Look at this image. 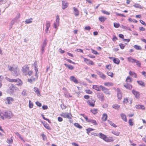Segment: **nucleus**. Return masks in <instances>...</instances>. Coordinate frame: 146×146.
<instances>
[{
    "mask_svg": "<svg viewBox=\"0 0 146 146\" xmlns=\"http://www.w3.org/2000/svg\"><path fill=\"white\" fill-rule=\"evenodd\" d=\"M98 110L97 109H92V113L95 115L98 112Z\"/></svg>",
    "mask_w": 146,
    "mask_h": 146,
    "instance_id": "40",
    "label": "nucleus"
},
{
    "mask_svg": "<svg viewBox=\"0 0 146 146\" xmlns=\"http://www.w3.org/2000/svg\"><path fill=\"white\" fill-rule=\"evenodd\" d=\"M93 89L98 91H100L101 90L100 88H101L100 87V86H99L98 85H94L93 86Z\"/></svg>",
    "mask_w": 146,
    "mask_h": 146,
    "instance_id": "20",
    "label": "nucleus"
},
{
    "mask_svg": "<svg viewBox=\"0 0 146 146\" xmlns=\"http://www.w3.org/2000/svg\"><path fill=\"white\" fill-rule=\"evenodd\" d=\"M133 47L136 49L138 50H141L142 49L141 47L138 45H135L133 46Z\"/></svg>",
    "mask_w": 146,
    "mask_h": 146,
    "instance_id": "30",
    "label": "nucleus"
},
{
    "mask_svg": "<svg viewBox=\"0 0 146 146\" xmlns=\"http://www.w3.org/2000/svg\"><path fill=\"white\" fill-rule=\"evenodd\" d=\"M133 119H130L129 120V125L131 126H133Z\"/></svg>",
    "mask_w": 146,
    "mask_h": 146,
    "instance_id": "45",
    "label": "nucleus"
},
{
    "mask_svg": "<svg viewBox=\"0 0 146 146\" xmlns=\"http://www.w3.org/2000/svg\"><path fill=\"white\" fill-rule=\"evenodd\" d=\"M91 29V27L90 26L86 27L85 28V29L88 31H90Z\"/></svg>",
    "mask_w": 146,
    "mask_h": 146,
    "instance_id": "64",
    "label": "nucleus"
},
{
    "mask_svg": "<svg viewBox=\"0 0 146 146\" xmlns=\"http://www.w3.org/2000/svg\"><path fill=\"white\" fill-rule=\"evenodd\" d=\"M33 104L30 100L29 101V107L30 108H31L33 107Z\"/></svg>",
    "mask_w": 146,
    "mask_h": 146,
    "instance_id": "47",
    "label": "nucleus"
},
{
    "mask_svg": "<svg viewBox=\"0 0 146 146\" xmlns=\"http://www.w3.org/2000/svg\"><path fill=\"white\" fill-rule=\"evenodd\" d=\"M70 80L74 82L75 83H78V81L77 80L74 76H71L70 77Z\"/></svg>",
    "mask_w": 146,
    "mask_h": 146,
    "instance_id": "17",
    "label": "nucleus"
},
{
    "mask_svg": "<svg viewBox=\"0 0 146 146\" xmlns=\"http://www.w3.org/2000/svg\"><path fill=\"white\" fill-rule=\"evenodd\" d=\"M133 6L135 8H139L141 9H142V7L141 5L139 4H135L133 5Z\"/></svg>",
    "mask_w": 146,
    "mask_h": 146,
    "instance_id": "38",
    "label": "nucleus"
},
{
    "mask_svg": "<svg viewBox=\"0 0 146 146\" xmlns=\"http://www.w3.org/2000/svg\"><path fill=\"white\" fill-rule=\"evenodd\" d=\"M121 49H123L124 48L125 45L122 43H120L119 45Z\"/></svg>",
    "mask_w": 146,
    "mask_h": 146,
    "instance_id": "52",
    "label": "nucleus"
},
{
    "mask_svg": "<svg viewBox=\"0 0 146 146\" xmlns=\"http://www.w3.org/2000/svg\"><path fill=\"white\" fill-rule=\"evenodd\" d=\"M84 61L88 64H91V61L87 58H84Z\"/></svg>",
    "mask_w": 146,
    "mask_h": 146,
    "instance_id": "28",
    "label": "nucleus"
},
{
    "mask_svg": "<svg viewBox=\"0 0 146 146\" xmlns=\"http://www.w3.org/2000/svg\"><path fill=\"white\" fill-rule=\"evenodd\" d=\"M43 124L44 127L47 129L48 130H50V128L49 125L47 123L45 122L43 123Z\"/></svg>",
    "mask_w": 146,
    "mask_h": 146,
    "instance_id": "26",
    "label": "nucleus"
},
{
    "mask_svg": "<svg viewBox=\"0 0 146 146\" xmlns=\"http://www.w3.org/2000/svg\"><path fill=\"white\" fill-rule=\"evenodd\" d=\"M112 107L114 109H118L119 107V106L117 104H115L112 106Z\"/></svg>",
    "mask_w": 146,
    "mask_h": 146,
    "instance_id": "41",
    "label": "nucleus"
},
{
    "mask_svg": "<svg viewBox=\"0 0 146 146\" xmlns=\"http://www.w3.org/2000/svg\"><path fill=\"white\" fill-rule=\"evenodd\" d=\"M7 142L9 143H12L13 142V139L12 138L10 139H8L7 140Z\"/></svg>",
    "mask_w": 146,
    "mask_h": 146,
    "instance_id": "60",
    "label": "nucleus"
},
{
    "mask_svg": "<svg viewBox=\"0 0 146 146\" xmlns=\"http://www.w3.org/2000/svg\"><path fill=\"white\" fill-rule=\"evenodd\" d=\"M132 92L136 98L139 99L140 98V94L139 92L133 90L132 91Z\"/></svg>",
    "mask_w": 146,
    "mask_h": 146,
    "instance_id": "10",
    "label": "nucleus"
},
{
    "mask_svg": "<svg viewBox=\"0 0 146 146\" xmlns=\"http://www.w3.org/2000/svg\"><path fill=\"white\" fill-rule=\"evenodd\" d=\"M97 73L100 76L101 78L103 79H105L106 78V77L105 75L103 74L102 73L99 71H98Z\"/></svg>",
    "mask_w": 146,
    "mask_h": 146,
    "instance_id": "14",
    "label": "nucleus"
},
{
    "mask_svg": "<svg viewBox=\"0 0 146 146\" xmlns=\"http://www.w3.org/2000/svg\"><path fill=\"white\" fill-rule=\"evenodd\" d=\"M107 115L106 114H104L102 117V120L104 121H106L107 119Z\"/></svg>",
    "mask_w": 146,
    "mask_h": 146,
    "instance_id": "31",
    "label": "nucleus"
},
{
    "mask_svg": "<svg viewBox=\"0 0 146 146\" xmlns=\"http://www.w3.org/2000/svg\"><path fill=\"white\" fill-rule=\"evenodd\" d=\"M128 20L131 22H134L135 23H137V21L135 19H132L131 18H129L128 19Z\"/></svg>",
    "mask_w": 146,
    "mask_h": 146,
    "instance_id": "48",
    "label": "nucleus"
},
{
    "mask_svg": "<svg viewBox=\"0 0 146 146\" xmlns=\"http://www.w3.org/2000/svg\"><path fill=\"white\" fill-rule=\"evenodd\" d=\"M14 100V99L13 98L10 97H7L5 99H4L5 103L8 104H12Z\"/></svg>",
    "mask_w": 146,
    "mask_h": 146,
    "instance_id": "4",
    "label": "nucleus"
},
{
    "mask_svg": "<svg viewBox=\"0 0 146 146\" xmlns=\"http://www.w3.org/2000/svg\"><path fill=\"white\" fill-rule=\"evenodd\" d=\"M50 23L49 21H46V28L49 29L50 26Z\"/></svg>",
    "mask_w": 146,
    "mask_h": 146,
    "instance_id": "43",
    "label": "nucleus"
},
{
    "mask_svg": "<svg viewBox=\"0 0 146 146\" xmlns=\"http://www.w3.org/2000/svg\"><path fill=\"white\" fill-rule=\"evenodd\" d=\"M64 65L66 67H68L69 69L70 70H72L74 68V67L70 64H68L65 63L64 64Z\"/></svg>",
    "mask_w": 146,
    "mask_h": 146,
    "instance_id": "22",
    "label": "nucleus"
},
{
    "mask_svg": "<svg viewBox=\"0 0 146 146\" xmlns=\"http://www.w3.org/2000/svg\"><path fill=\"white\" fill-rule=\"evenodd\" d=\"M36 104L39 107L41 106V104L38 102H36Z\"/></svg>",
    "mask_w": 146,
    "mask_h": 146,
    "instance_id": "63",
    "label": "nucleus"
},
{
    "mask_svg": "<svg viewBox=\"0 0 146 146\" xmlns=\"http://www.w3.org/2000/svg\"><path fill=\"white\" fill-rule=\"evenodd\" d=\"M100 87L102 89V90L106 94L108 95L110 94V92L108 89L102 85L100 86Z\"/></svg>",
    "mask_w": 146,
    "mask_h": 146,
    "instance_id": "8",
    "label": "nucleus"
},
{
    "mask_svg": "<svg viewBox=\"0 0 146 146\" xmlns=\"http://www.w3.org/2000/svg\"><path fill=\"white\" fill-rule=\"evenodd\" d=\"M74 13L76 16H78L79 15V12L77 9L75 7H73Z\"/></svg>",
    "mask_w": 146,
    "mask_h": 146,
    "instance_id": "15",
    "label": "nucleus"
},
{
    "mask_svg": "<svg viewBox=\"0 0 146 146\" xmlns=\"http://www.w3.org/2000/svg\"><path fill=\"white\" fill-rule=\"evenodd\" d=\"M98 19L100 21L103 23L107 19V18L103 17H99Z\"/></svg>",
    "mask_w": 146,
    "mask_h": 146,
    "instance_id": "25",
    "label": "nucleus"
},
{
    "mask_svg": "<svg viewBox=\"0 0 146 146\" xmlns=\"http://www.w3.org/2000/svg\"><path fill=\"white\" fill-rule=\"evenodd\" d=\"M5 79L9 82H15L17 85H21L22 83V81L19 79H11L7 77H5Z\"/></svg>",
    "mask_w": 146,
    "mask_h": 146,
    "instance_id": "3",
    "label": "nucleus"
},
{
    "mask_svg": "<svg viewBox=\"0 0 146 146\" xmlns=\"http://www.w3.org/2000/svg\"><path fill=\"white\" fill-rule=\"evenodd\" d=\"M113 25L114 27L116 28H118L120 26V25L119 23H114Z\"/></svg>",
    "mask_w": 146,
    "mask_h": 146,
    "instance_id": "54",
    "label": "nucleus"
},
{
    "mask_svg": "<svg viewBox=\"0 0 146 146\" xmlns=\"http://www.w3.org/2000/svg\"><path fill=\"white\" fill-rule=\"evenodd\" d=\"M62 8L63 9H64L68 6V3L66 0H62Z\"/></svg>",
    "mask_w": 146,
    "mask_h": 146,
    "instance_id": "11",
    "label": "nucleus"
},
{
    "mask_svg": "<svg viewBox=\"0 0 146 146\" xmlns=\"http://www.w3.org/2000/svg\"><path fill=\"white\" fill-rule=\"evenodd\" d=\"M29 70V67L26 65H25L22 67L21 70L23 73L25 75L27 74V72Z\"/></svg>",
    "mask_w": 146,
    "mask_h": 146,
    "instance_id": "5",
    "label": "nucleus"
},
{
    "mask_svg": "<svg viewBox=\"0 0 146 146\" xmlns=\"http://www.w3.org/2000/svg\"><path fill=\"white\" fill-rule=\"evenodd\" d=\"M129 73L130 75L133 76L135 78H137V75L135 72H132L131 71H129Z\"/></svg>",
    "mask_w": 146,
    "mask_h": 146,
    "instance_id": "23",
    "label": "nucleus"
},
{
    "mask_svg": "<svg viewBox=\"0 0 146 146\" xmlns=\"http://www.w3.org/2000/svg\"><path fill=\"white\" fill-rule=\"evenodd\" d=\"M4 116L7 118L10 119L13 116L12 112L10 111H7L4 112Z\"/></svg>",
    "mask_w": 146,
    "mask_h": 146,
    "instance_id": "7",
    "label": "nucleus"
},
{
    "mask_svg": "<svg viewBox=\"0 0 146 146\" xmlns=\"http://www.w3.org/2000/svg\"><path fill=\"white\" fill-rule=\"evenodd\" d=\"M97 96L99 100L101 101L104 100V95L102 93H98L97 94Z\"/></svg>",
    "mask_w": 146,
    "mask_h": 146,
    "instance_id": "9",
    "label": "nucleus"
},
{
    "mask_svg": "<svg viewBox=\"0 0 146 146\" xmlns=\"http://www.w3.org/2000/svg\"><path fill=\"white\" fill-rule=\"evenodd\" d=\"M104 85L107 86H112L113 85V84L111 82H106L104 83Z\"/></svg>",
    "mask_w": 146,
    "mask_h": 146,
    "instance_id": "33",
    "label": "nucleus"
},
{
    "mask_svg": "<svg viewBox=\"0 0 146 146\" xmlns=\"http://www.w3.org/2000/svg\"><path fill=\"white\" fill-rule=\"evenodd\" d=\"M121 116L123 120L125 122L127 121V120L125 115L123 113H122L121 114Z\"/></svg>",
    "mask_w": 146,
    "mask_h": 146,
    "instance_id": "21",
    "label": "nucleus"
},
{
    "mask_svg": "<svg viewBox=\"0 0 146 146\" xmlns=\"http://www.w3.org/2000/svg\"><path fill=\"white\" fill-rule=\"evenodd\" d=\"M60 115L63 117L70 119H71L72 117L71 114L68 113H62L60 114Z\"/></svg>",
    "mask_w": 146,
    "mask_h": 146,
    "instance_id": "6",
    "label": "nucleus"
},
{
    "mask_svg": "<svg viewBox=\"0 0 146 146\" xmlns=\"http://www.w3.org/2000/svg\"><path fill=\"white\" fill-rule=\"evenodd\" d=\"M14 64H13V66H11L9 65H8V68H9V70L10 71L13 72V75L15 76H17L18 75V71L19 70V68L17 66L14 67Z\"/></svg>",
    "mask_w": 146,
    "mask_h": 146,
    "instance_id": "2",
    "label": "nucleus"
},
{
    "mask_svg": "<svg viewBox=\"0 0 146 146\" xmlns=\"http://www.w3.org/2000/svg\"><path fill=\"white\" fill-rule=\"evenodd\" d=\"M15 19H13L11 21V22L10 24L11 25H13L14 24V23L15 22H17L16 21H15Z\"/></svg>",
    "mask_w": 146,
    "mask_h": 146,
    "instance_id": "58",
    "label": "nucleus"
},
{
    "mask_svg": "<svg viewBox=\"0 0 146 146\" xmlns=\"http://www.w3.org/2000/svg\"><path fill=\"white\" fill-rule=\"evenodd\" d=\"M113 62L117 64H119L120 62V60L117 58H114L113 60Z\"/></svg>",
    "mask_w": 146,
    "mask_h": 146,
    "instance_id": "27",
    "label": "nucleus"
},
{
    "mask_svg": "<svg viewBox=\"0 0 146 146\" xmlns=\"http://www.w3.org/2000/svg\"><path fill=\"white\" fill-rule=\"evenodd\" d=\"M102 12L104 14L107 15H109L110 14V13L109 12L105 11L102 10Z\"/></svg>",
    "mask_w": 146,
    "mask_h": 146,
    "instance_id": "55",
    "label": "nucleus"
},
{
    "mask_svg": "<svg viewBox=\"0 0 146 146\" xmlns=\"http://www.w3.org/2000/svg\"><path fill=\"white\" fill-rule=\"evenodd\" d=\"M137 82L138 83V84L142 86H144L145 85L143 82L142 81H137Z\"/></svg>",
    "mask_w": 146,
    "mask_h": 146,
    "instance_id": "37",
    "label": "nucleus"
},
{
    "mask_svg": "<svg viewBox=\"0 0 146 146\" xmlns=\"http://www.w3.org/2000/svg\"><path fill=\"white\" fill-rule=\"evenodd\" d=\"M59 20H60V19H59V17L58 15H57L56 17V22L55 23L57 24L58 25H59Z\"/></svg>",
    "mask_w": 146,
    "mask_h": 146,
    "instance_id": "42",
    "label": "nucleus"
},
{
    "mask_svg": "<svg viewBox=\"0 0 146 146\" xmlns=\"http://www.w3.org/2000/svg\"><path fill=\"white\" fill-rule=\"evenodd\" d=\"M129 102V99L127 98H124L123 102L124 104H127Z\"/></svg>",
    "mask_w": 146,
    "mask_h": 146,
    "instance_id": "50",
    "label": "nucleus"
},
{
    "mask_svg": "<svg viewBox=\"0 0 146 146\" xmlns=\"http://www.w3.org/2000/svg\"><path fill=\"white\" fill-rule=\"evenodd\" d=\"M4 113L2 112L1 111H0V117H1L2 119H4Z\"/></svg>",
    "mask_w": 146,
    "mask_h": 146,
    "instance_id": "49",
    "label": "nucleus"
},
{
    "mask_svg": "<svg viewBox=\"0 0 146 146\" xmlns=\"http://www.w3.org/2000/svg\"><path fill=\"white\" fill-rule=\"evenodd\" d=\"M74 125L75 126L79 129H81L82 128V127L78 123H74Z\"/></svg>",
    "mask_w": 146,
    "mask_h": 146,
    "instance_id": "35",
    "label": "nucleus"
},
{
    "mask_svg": "<svg viewBox=\"0 0 146 146\" xmlns=\"http://www.w3.org/2000/svg\"><path fill=\"white\" fill-rule=\"evenodd\" d=\"M84 118L87 121L90 122L91 121V120L89 119H88V117L86 115L84 116Z\"/></svg>",
    "mask_w": 146,
    "mask_h": 146,
    "instance_id": "61",
    "label": "nucleus"
},
{
    "mask_svg": "<svg viewBox=\"0 0 146 146\" xmlns=\"http://www.w3.org/2000/svg\"><path fill=\"white\" fill-rule=\"evenodd\" d=\"M42 116L43 119L44 120L48 121V122H49V123H50V120L48 119H47V118H46L45 117H44V115H42Z\"/></svg>",
    "mask_w": 146,
    "mask_h": 146,
    "instance_id": "59",
    "label": "nucleus"
},
{
    "mask_svg": "<svg viewBox=\"0 0 146 146\" xmlns=\"http://www.w3.org/2000/svg\"><path fill=\"white\" fill-rule=\"evenodd\" d=\"M107 74L108 76H110L111 77H113V73L112 72H107Z\"/></svg>",
    "mask_w": 146,
    "mask_h": 146,
    "instance_id": "53",
    "label": "nucleus"
},
{
    "mask_svg": "<svg viewBox=\"0 0 146 146\" xmlns=\"http://www.w3.org/2000/svg\"><path fill=\"white\" fill-rule=\"evenodd\" d=\"M124 86L127 89L129 90H131L132 88V86L131 84H127L124 85Z\"/></svg>",
    "mask_w": 146,
    "mask_h": 146,
    "instance_id": "19",
    "label": "nucleus"
},
{
    "mask_svg": "<svg viewBox=\"0 0 146 146\" xmlns=\"http://www.w3.org/2000/svg\"><path fill=\"white\" fill-rule=\"evenodd\" d=\"M86 130L87 131V133L88 134H89L91 131V128H89L86 129Z\"/></svg>",
    "mask_w": 146,
    "mask_h": 146,
    "instance_id": "56",
    "label": "nucleus"
},
{
    "mask_svg": "<svg viewBox=\"0 0 146 146\" xmlns=\"http://www.w3.org/2000/svg\"><path fill=\"white\" fill-rule=\"evenodd\" d=\"M135 63L136 65L139 67L141 66V63L138 60H135Z\"/></svg>",
    "mask_w": 146,
    "mask_h": 146,
    "instance_id": "29",
    "label": "nucleus"
},
{
    "mask_svg": "<svg viewBox=\"0 0 146 146\" xmlns=\"http://www.w3.org/2000/svg\"><path fill=\"white\" fill-rule=\"evenodd\" d=\"M132 81L131 78L129 77L128 76L126 80L125 81L127 82H131Z\"/></svg>",
    "mask_w": 146,
    "mask_h": 146,
    "instance_id": "36",
    "label": "nucleus"
},
{
    "mask_svg": "<svg viewBox=\"0 0 146 146\" xmlns=\"http://www.w3.org/2000/svg\"><path fill=\"white\" fill-rule=\"evenodd\" d=\"M116 15L117 16H120L122 17H125V16L123 14H121L120 13H115Z\"/></svg>",
    "mask_w": 146,
    "mask_h": 146,
    "instance_id": "57",
    "label": "nucleus"
},
{
    "mask_svg": "<svg viewBox=\"0 0 146 146\" xmlns=\"http://www.w3.org/2000/svg\"><path fill=\"white\" fill-rule=\"evenodd\" d=\"M33 19L31 18L30 19H27L26 20L25 22L26 24H29L31 23L32 21V20Z\"/></svg>",
    "mask_w": 146,
    "mask_h": 146,
    "instance_id": "32",
    "label": "nucleus"
},
{
    "mask_svg": "<svg viewBox=\"0 0 146 146\" xmlns=\"http://www.w3.org/2000/svg\"><path fill=\"white\" fill-rule=\"evenodd\" d=\"M34 89L35 92L36 94L38 96H39L40 95V92L37 88L34 87Z\"/></svg>",
    "mask_w": 146,
    "mask_h": 146,
    "instance_id": "24",
    "label": "nucleus"
},
{
    "mask_svg": "<svg viewBox=\"0 0 146 146\" xmlns=\"http://www.w3.org/2000/svg\"><path fill=\"white\" fill-rule=\"evenodd\" d=\"M20 17V15L19 13H18L16 15V17L13 19H15V21H16L17 22V21L18 20V19H19Z\"/></svg>",
    "mask_w": 146,
    "mask_h": 146,
    "instance_id": "44",
    "label": "nucleus"
},
{
    "mask_svg": "<svg viewBox=\"0 0 146 146\" xmlns=\"http://www.w3.org/2000/svg\"><path fill=\"white\" fill-rule=\"evenodd\" d=\"M47 39H46L45 38L43 43L42 46L45 47H46L47 44Z\"/></svg>",
    "mask_w": 146,
    "mask_h": 146,
    "instance_id": "46",
    "label": "nucleus"
},
{
    "mask_svg": "<svg viewBox=\"0 0 146 146\" xmlns=\"http://www.w3.org/2000/svg\"><path fill=\"white\" fill-rule=\"evenodd\" d=\"M117 97L118 100H120L122 99V94L120 90L119 89H117Z\"/></svg>",
    "mask_w": 146,
    "mask_h": 146,
    "instance_id": "12",
    "label": "nucleus"
},
{
    "mask_svg": "<svg viewBox=\"0 0 146 146\" xmlns=\"http://www.w3.org/2000/svg\"><path fill=\"white\" fill-rule=\"evenodd\" d=\"M135 108L137 109H141L142 110H145V108L143 105L138 104L135 106Z\"/></svg>",
    "mask_w": 146,
    "mask_h": 146,
    "instance_id": "13",
    "label": "nucleus"
},
{
    "mask_svg": "<svg viewBox=\"0 0 146 146\" xmlns=\"http://www.w3.org/2000/svg\"><path fill=\"white\" fill-rule=\"evenodd\" d=\"M92 135L96 136H98L101 139H102L104 141L107 142H113V140L112 139H111L109 138H108L107 137L106 135H105L102 133H100L99 134H98L95 133H92Z\"/></svg>",
    "mask_w": 146,
    "mask_h": 146,
    "instance_id": "1",
    "label": "nucleus"
},
{
    "mask_svg": "<svg viewBox=\"0 0 146 146\" xmlns=\"http://www.w3.org/2000/svg\"><path fill=\"white\" fill-rule=\"evenodd\" d=\"M108 123L112 126L113 127H117V125H116L115 124L112 122L111 121L108 120Z\"/></svg>",
    "mask_w": 146,
    "mask_h": 146,
    "instance_id": "34",
    "label": "nucleus"
},
{
    "mask_svg": "<svg viewBox=\"0 0 146 146\" xmlns=\"http://www.w3.org/2000/svg\"><path fill=\"white\" fill-rule=\"evenodd\" d=\"M92 123L95 125H98V123L94 120H92Z\"/></svg>",
    "mask_w": 146,
    "mask_h": 146,
    "instance_id": "51",
    "label": "nucleus"
},
{
    "mask_svg": "<svg viewBox=\"0 0 146 146\" xmlns=\"http://www.w3.org/2000/svg\"><path fill=\"white\" fill-rule=\"evenodd\" d=\"M15 89V87L13 85L10 86L9 88V90L10 92L13 93L14 92V90Z\"/></svg>",
    "mask_w": 146,
    "mask_h": 146,
    "instance_id": "18",
    "label": "nucleus"
},
{
    "mask_svg": "<svg viewBox=\"0 0 146 146\" xmlns=\"http://www.w3.org/2000/svg\"><path fill=\"white\" fill-rule=\"evenodd\" d=\"M33 72L32 71H29L27 72V75H28L29 76H30L32 74H33Z\"/></svg>",
    "mask_w": 146,
    "mask_h": 146,
    "instance_id": "62",
    "label": "nucleus"
},
{
    "mask_svg": "<svg viewBox=\"0 0 146 146\" xmlns=\"http://www.w3.org/2000/svg\"><path fill=\"white\" fill-rule=\"evenodd\" d=\"M27 91L26 90H24L21 93L22 95L23 96H25L27 95Z\"/></svg>",
    "mask_w": 146,
    "mask_h": 146,
    "instance_id": "39",
    "label": "nucleus"
},
{
    "mask_svg": "<svg viewBox=\"0 0 146 146\" xmlns=\"http://www.w3.org/2000/svg\"><path fill=\"white\" fill-rule=\"evenodd\" d=\"M127 59L129 62L132 63H135V61L136 60L131 57H128Z\"/></svg>",
    "mask_w": 146,
    "mask_h": 146,
    "instance_id": "16",
    "label": "nucleus"
}]
</instances>
